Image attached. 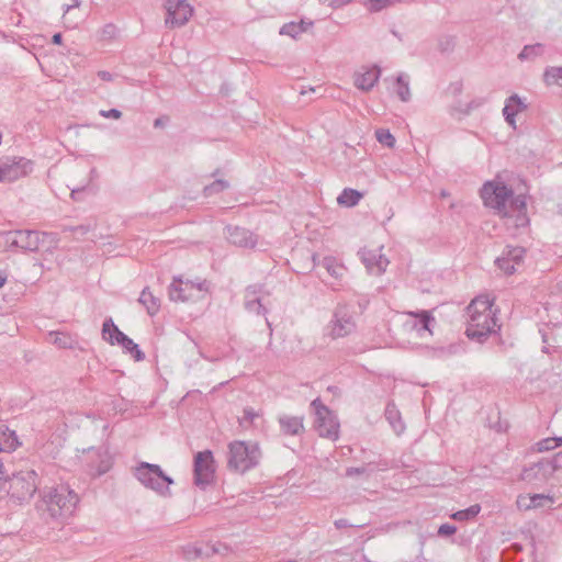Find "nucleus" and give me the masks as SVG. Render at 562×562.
Returning <instances> with one entry per match:
<instances>
[{"label":"nucleus","mask_w":562,"mask_h":562,"mask_svg":"<svg viewBox=\"0 0 562 562\" xmlns=\"http://www.w3.org/2000/svg\"><path fill=\"white\" fill-rule=\"evenodd\" d=\"M467 335L471 339L482 340L498 327L493 310V300L487 295L475 297L468 306Z\"/></svg>","instance_id":"1"},{"label":"nucleus","mask_w":562,"mask_h":562,"mask_svg":"<svg viewBox=\"0 0 562 562\" xmlns=\"http://www.w3.org/2000/svg\"><path fill=\"white\" fill-rule=\"evenodd\" d=\"M78 503V495L69 486L58 485L43 491L40 508L52 518L65 519L75 513Z\"/></svg>","instance_id":"2"},{"label":"nucleus","mask_w":562,"mask_h":562,"mask_svg":"<svg viewBox=\"0 0 562 562\" xmlns=\"http://www.w3.org/2000/svg\"><path fill=\"white\" fill-rule=\"evenodd\" d=\"M132 474L145 488L161 497L171 496L170 485L175 483L173 479L160 465L142 461L132 468Z\"/></svg>","instance_id":"3"},{"label":"nucleus","mask_w":562,"mask_h":562,"mask_svg":"<svg viewBox=\"0 0 562 562\" xmlns=\"http://www.w3.org/2000/svg\"><path fill=\"white\" fill-rule=\"evenodd\" d=\"M261 450L256 442L235 440L228 445L227 467L238 473H245L257 467Z\"/></svg>","instance_id":"4"},{"label":"nucleus","mask_w":562,"mask_h":562,"mask_svg":"<svg viewBox=\"0 0 562 562\" xmlns=\"http://www.w3.org/2000/svg\"><path fill=\"white\" fill-rule=\"evenodd\" d=\"M481 198L484 205L493 209L498 215H508V207L513 195V190L498 180L484 183L481 189Z\"/></svg>","instance_id":"5"},{"label":"nucleus","mask_w":562,"mask_h":562,"mask_svg":"<svg viewBox=\"0 0 562 562\" xmlns=\"http://www.w3.org/2000/svg\"><path fill=\"white\" fill-rule=\"evenodd\" d=\"M209 292V283L205 280L191 281L175 277L168 288L169 299L173 302H195L203 300Z\"/></svg>","instance_id":"6"},{"label":"nucleus","mask_w":562,"mask_h":562,"mask_svg":"<svg viewBox=\"0 0 562 562\" xmlns=\"http://www.w3.org/2000/svg\"><path fill=\"white\" fill-rule=\"evenodd\" d=\"M38 475L34 470H22L9 479L8 493L20 503L29 502L38 488Z\"/></svg>","instance_id":"7"},{"label":"nucleus","mask_w":562,"mask_h":562,"mask_svg":"<svg viewBox=\"0 0 562 562\" xmlns=\"http://www.w3.org/2000/svg\"><path fill=\"white\" fill-rule=\"evenodd\" d=\"M102 338L110 345L121 346L124 352L128 353L135 361L145 359V353L139 349L138 345L121 331L113 323L112 318L104 321L102 325Z\"/></svg>","instance_id":"8"},{"label":"nucleus","mask_w":562,"mask_h":562,"mask_svg":"<svg viewBox=\"0 0 562 562\" xmlns=\"http://www.w3.org/2000/svg\"><path fill=\"white\" fill-rule=\"evenodd\" d=\"M311 406L315 413V428L321 437L333 441L339 437V423L337 417L319 398H315Z\"/></svg>","instance_id":"9"},{"label":"nucleus","mask_w":562,"mask_h":562,"mask_svg":"<svg viewBox=\"0 0 562 562\" xmlns=\"http://www.w3.org/2000/svg\"><path fill=\"white\" fill-rule=\"evenodd\" d=\"M216 464L211 450L200 451L194 456V484L204 490L214 482Z\"/></svg>","instance_id":"10"},{"label":"nucleus","mask_w":562,"mask_h":562,"mask_svg":"<svg viewBox=\"0 0 562 562\" xmlns=\"http://www.w3.org/2000/svg\"><path fill=\"white\" fill-rule=\"evenodd\" d=\"M32 171V161L23 157L0 159V182H12Z\"/></svg>","instance_id":"11"},{"label":"nucleus","mask_w":562,"mask_h":562,"mask_svg":"<svg viewBox=\"0 0 562 562\" xmlns=\"http://www.w3.org/2000/svg\"><path fill=\"white\" fill-rule=\"evenodd\" d=\"M166 25L175 29L183 26L192 16L193 9L186 0H167Z\"/></svg>","instance_id":"12"},{"label":"nucleus","mask_w":562,"mask_h":562,"mask_svg":"<svg viewBox=\"0 0 562 562\" xmlns=\"http://www.w3.org/2000/svg\"><path fill=\"white\" fill-rule=\"evenodd\" d=\"M501 216L506 220V225L508 228L526 227L529 224V218L527 216L525 196L517 195L515 200H512L508 207V215Z\"/></svg>","instance_id":"13"},{"label":"nucleus","mask_w":562,"mask_h":562,"mask_svg":"<svg viewBox=\"0 0 562 562\" xmlns=\"http://www.w3.org/2000/svg\"><path fill=\"white\" fill-rule=\"evenodd\" d=\"M265 295H269V292L260 284H252L245 290V308L250 313L257 315H266L267 308L263 304Z\"/></svg>","instance_id":"14"},{"label":"nucleus","mask_w":562,"mask_h":562,"mask_svg":"<svg viewBox=\"0 0 562 562\" xmlns=\"http://www.w3.org/2000/svg\"><path fill=\"white\" fill-rule=\"evenodd\" d=\"M14 237L16 248L24 251H37L49 235L37 231L20 229L14 231Z\"/></svg>","instance_id":"15"},{"label":"nucleus","mask_w":562,"mask_h":562,"mask_svg":"<svg viewBox=\"0 0 562 562\" xmlns=\"http://www.w3.org/2000/svg\"><path fill=\"white\" fill-rule=\"evenodd\" d=\"M382 248L383 247L376 249L364 248L360 251L361 260L371 274H382L390 263L389 259L382 254Z\"/></svg>","instance_id":"16"},{"label":"nucleus","mask_w":562,"mask_h":562,"mask_svg":"<svg viewBox=\"0 0 562 562\" xmlns=\"http://www.w3.org/2000/svg\"><path fill=\"white\" fill-rule=\"evenodd\" d=\"M356 328V324L350 315L342 310H337L330 325L329 335L333 338H342L351 334Z\"/></svg>","instance_id":"17"},{"label":"nucleus","mask_w":562,"mask_h":562,"mask_svg":"<svg viewBox=\"0 0 562 562\" xmlns=\"http://www.w3.org/2000/svg\"><path fill=\"white\" fill-rule=\"evenodd\" d=\"M226 231V238L231 244L244 248H255L257 246L258 238L252 232L238 226H228Z\"/></svg>","instance_id":"18"},{"label":"nucleus","mask_w":562,"mask_h":562,"mask_svg":"<svg viewBox=\"0 0 562 562\" xmlns=\"http://www.w3.org/2000/svg\"><path fill=\"white\" fill-rule=\"evenodd\" d=\"M553 471L554 467L550 461L541 460L537 463H533L529 468H525L521 472V479L528 482L543 481L547 480V477L551 475Z\"/></svg>","instance_id":"19"},{"label":"nucleus","mask_w":562,"mask_h":562,"mask_svg":"<svg viewBox=\"0 0 562 562\" xmlns=\"http://www.w3.org/2000/svg\"><path fill=\"white\" fill-rule=\"evenodd\" d=\"M380 78V69L378 67L361 68L353 75V83L361 91H370Z\"/></svg>","instance_id":"20"},{"label":"nucleus","mask_w":562,"mask_h":562,"mask_svg":"<svg viewBox=\"0 0 562 562\" xmlns=\"http://www.w3.org/2000/svg\"><path fill=\"white\" fill-rule=\"evenodd\" d=\"M412 319L407 322L411 325L412 329H415L417 334L422 337L424 333L430 331V323L435 322V318L431 316L428 311H418V312H407Z\"/></svg>","instance_id":"21"},{"label":"nucleus","mask_w":562,"mask_h":562,"mask_svg":"<svg viewBox=\"0 0 562 562\" xmlns=\"http://www.w3.org/2000/svg\"><path fill=\"white\" fill-rule=\"evenodd\" d=\"M283 435L299 436L304 431L303 416L280 415L278 418Z\"/></svg>","instance_id":"22"},{"label":"nucleus","mask_w":562,"mask_h":562,"mask_svg":"<svg viewBox=\"0 0 562 562\" xmlns=\"http://www.w3.org/2000/svg\"><path fill=\"white\" fill-rule=\"evenodd\" d=\"M527 109L526 103L519 98L518 94H512L506 99L505 106L503 109V115L505 121L512 126L516 127V115Z\"/></svg>","instance_id":"23"},{"label":"nucleus","mask_w":562,"mask_h":562,"mask_svg":"<svg viewBox=\"0 0 562 562\" xmlns=\"http://www.w3.org/2000/svg\"><path fill=\"white\" fill-rule=\"evenodd\" d=\"M48 338L49 342L60 349H74L77 345L75 337L66 331H49Z\"/></svg>","instance_id":"24"},{"label":"nucleus","mask_w":562,"mask_h":562,"mask_svg":"<svg viewBox=\"0 0 562 562\" xmlns=\"http://www.w3.org/2000/svg\"><path fill=\"white\" fill-rule=\"evenodd\" d=\"M313 26V21L301 20L300 22L285 23L280 29L281 35H288L292 38H297L302 33L306 32Z\"/></svg>","instance_id":"25"},{"label":"nucleus","mask_w":562,"mask_h":562,"mask_svg":"<svg viewBox=\"0 0 562 562\" xmlns=\"http://www.w3.org/2000/svg\"><path fill=\"white\" fill-rule=\"evenodd\" d=\"M18 436L5 425H0V451L10 452L19 446Z\"/></svg>","instance_id":"26"},{"label":"nucleus","mask_w":562,"mask_h":562,"mask_svg":"<svg viewBox=\"0 0 562 562\" xmlns=\"http://www.w3.org/2000/svg\"><path fill=\"white\" fill-rule=\"evenodd\" d=\"M138 302L146 308L149 315H156L160 310V299L155 296L149 288H145L142 291Z\"/></svg>","instance_id":"27"},{"label":"nucleus","mask_w":562,"mask_h":562,"mask_svg":"<svg viewBox=\"0 0 562 562\" xmlns=\"http://www.w3.org/2000/svg\"><path fill=\"white\" fill-rule=\"evenodd\" d=\"M385 417L393 430L400 435L404 431L405 425L401 418V414L394 404H387L385 408Z\"/></svg>","instance_id":"28"},{"label":"nucleus","mask_w":562,"mask_h":562,"mask_svg":"<svg viewBox=\"0 0 562 562\" xmlns=\"http://www.w3.org/2000/svg\"><path fill=\"white\" fill-rule=\"evenodd\" d=\"M362 198V193L355 189H344L337 198V203L347 207L355 206L359 203Z\"/></svg>","instance_id":"29"},{"label":"nucleus","mask_w":562,"mask_h":562,"mask_svg":"<svg viewBox=\"0 0 562 562\" xmlns=\"http://www.w3.org/2000/svg\"><path fill=\"white\" fill-rule=\"evenodd\" d=\"M117 36H119V29L116 27V25H114L112 23L105 24L97 32V40L102 45H108V44L112 43L113 41H115L117 38Z\"/></svg>","instance_id":"30"},{"label":"nucleus","mask_w":562,"mask_h":562,"mask_svg":"<svg viewBox=\"0 0 562 562\" xmlns=\"http://www.w3.org/2000/svg\"><path fill=\"white\" fill-rule=\"evenodd\" d=\"M544 53V45L537 43L533 45H526L519 53L518 58L520 60H532Z\"/></svg>","instance_id":"31"},{"label":"nucleus","mask_w":562,"mask_h":562,"mask_svg":"<svg viewBox=\"0 0 562 562\" xmlns=\"http://www.w3.org/2000/svg\"><path fill=\"white\" fill-rule=\"evenodd\" d=\"M543 81L546 85H559L562 86V66L561 67H547L543 72Z\"/></svg>","instance_id":"32"},{"label":"nucleus","mask_w":562,"mask_h":562,"mask_svg":"<svg viewBox=\"0 0 562 562\" xmlns=\"http://www.w3.org/2000/svg\"><path fill=\"white\" fill-rule=\"evenodd\" d=\"M396 85H397L396 93H397L398 98L403 102H407L411 99V91H409L407 77L405 75L397 76Z\"/></svg>","instance_id":"33"},{"label":"nucleus","mask_w":562,"mask_h":562,"mask_svg":"<svg viewBox=\"0 0 562 562\" xmlns=\"http://www.w3.org/2000/svg\"><path fill=\"white\" fill-rule=\"evenodd\" d=\"M323 266L325 267L327 272L335 279H339L344 274V271H345L344 266L336 262V260L334 258H325L323 261Z\"/></svg>","instance_id":"34"},{"label":"nucleus","mask_w":562,"mask_h":562,"mask_svg":"<svg viewBox=\"0 0 562 562\" xmlns=\"http://www.w3.org/2000/svg\"><path fill=\"white\" fill-rule=\"evenodd\" d=\"M229 188V183L226 180L217 179L213 181L211 184L205 186L203 193L205 196H212L214 194H217L220 192H223L224 190Z\"/></svg>","instance_id":"35"},{"label":"nucleus","mask_w":562,"mask_h":562,"mask_svg":"<svg viewBox=\"0 0 562 562\" xmlns=\"http://www.w3.org/2000/svg\"><path fill=\"white\" fill-rule=\"evenodd\" d=\"M481 510V506L475 504L470 506L467 509L459 510L452 515V518L459 521L469 520L471 518H474Z\"/></svg>","instance_id":"36"},{"label":"nucleus","mask_w":562,"mask_h":562,"mask_svg":"<svg viewBox=\"0 0 562 562\" xmlns=\"http://www.w3.org/2000/svg\"><path fill=\"white\" fill-rule=\"evenodd\" d=\"M376 140L386 146L387 148H393L395 145V137L391 134L389 130L379 128L375 131Z\"/></svg>","instance_id":"37"},{"label":"nucleus","mask_w":562,"mask_h":562,"mask_svg":"<svg viewBox=\"0 0 562 562\" xmlns=\"http://www.w3.org/2000/svg\"><path fill=\"white\" fill-rule=\"evenodd\" d=\"M15 247L14 231L0 233V251L11 250Z\"/></svg>","instance_id":"38"},{"label":"nucleus","mask_w":562,"mask_h":562,"mask_svg":"<svg viewBox=\"0 0 562 562\" xmlns=\"http://www.w3.org/2000/svg\"><path fill=\"white\" fill-rule=\"evenodd\" d=\"M510 262L519 265L525 256V249L521 247H507L503 254Z\"/></svg>","instance_id":"39"},{"label":"nucleus","mask_w":562,"mask_h":562,"mask_svg":"<svg viewBox=\"0 0 562 562\" xmlns=\"http://www.w3.org/2000/svg\"><path fill=\"white\" fill-rule=\"evenodd\" d=\"M394 2L395 0H368L367 8L371 12H379Z\"/></svg>","instance_id":"40"},{"label":"nucleus","mask_w":562,"mask_h":562,"mask_svg":"<svg viewBox=\"0 0 562 562\" xmlns=\"http://www.w3.org/2000/svg\"><path fill=\"white\" fill-rule=\"evenodd\" d=\"M497 267L503 270L506 274H513L515 272L516 263L510 262V260L504 255L495 260Z\"/></svg>","instance_id":"41"},{"label":"nucleus","mask_w":562,"mask_h":562,"mask_svg":"<svg viewBox=\"0 0 562 562\" xmlns=\"http://www.w3.org/2000/svg\"><path fill=\"white\" fill-rule=\"evenodd\" d=\"M258 416L259 415L252 408H245L244 415L239 419V424L240 426L247 428L254 423L255 418H257Z\"/></svg>","instance_id":"42"},{"label":"nucleus","mask_w":562,"mask_h":562,"mask_svg":"<svg viewBox=\"0 0 562 562\" xmlns=\"http://www.w3.org/2000/svg\"><path fill=\"white\" fill-rule=\"evenodd\" d=\"M528 501H530L531 508H538L543 505V502H552V498L543 495V494H535L532 496H528Z\"/></svg>","instance_id":"43"},{"label":"nucleus","mask_w":562,"mask_h":562,"mask_svg":"<svg viewBox=\"0 0 562 562\" xmlns=\"http://www.w3.org/2000/svg\"><path fill=\"white\" fill-rule=\"evenodd\" d=\"M94 227H95L94 224L89 223V224H82V225H78V226H71V227L66 228L65 231H69L74 234L86 235L87 233L92 231Z\"/></svg>","instance_id":"44"},{"label":"nucleus","mask_w":562,"mask_h":562,"mask_svg":"<svg viewBox=\"0 0 562 562\" xmlns=\"http://www.w3.org/2000/svg\"><path fill=\"white\" fill-rule=\"evenodd\" d=\"M554 449V442L552 438H546L537 442V450L539 452L550 451Z\"/></svg>","instance_id":"45"},{"label":"nucleus","mask_w":562,"mask_h":562,"mask_svg":"<svg viewBox=\"0 0 562 562\" xmlns=\"http://www.w3.org/2000/svg\"><path fill=\"white\" fill-rule=\"evenodd\" d=\"M456 531H457L456 526L449 525V524H443L439 527L438 535L442 536V537H448V536L454 535Z\"/></svg>","instance_id":"46"},{"label":"nucleus","mask_w":562,"mask_h":562,"mask_svg":"<svg viewBox=\"0 0 562 562\" xmlns=\"http://www.w3.org/2000/svg\"><path fill=\"white\" fill-rule=\"evenodd\" d=\"M99 114L102 116V117H105V119H115V120H119L121 119L122 116V112L117 109H111V110H101L99 112Z\"/></svg>","instance_id":"47"},{"label":"nucleus","mask_w":562,"mask_h":562,"mask_svg":"<svg viewBox=\"0 0 562 562\" xmlns=\"http://www.w3.org/2000/svg\"><path fill=\"white\" fill-rule=\"evenodd\" d=\"M89 184H90V181H86V183L82 184L81 187L70 188V190H71V192H70L71 199L75 200V201H79L80 200V194L88 188Z\"/></svg>","instance_id":"48"},{"label":"nucleus","mask_w":562,"mask_h":562,"mask_svg":"<svg viewBox=\"0 0 562 562\" xmlns=\"http://www.w3.org/2000/svg\"><path fill=\"white\" fill-rule=\"evenodd\" d=\"M517 506L520 509H530L531 504H530V501H528V496H519L517 499Z\"/></svg>","instance_id":"49"},{"label":"nucleus","mask_w":562,"mask_h":562,"mask_svg":"<svg viewBox=\"0 0 562 562\" xmlns=\"http://www.w3.org/2000/svg\"><path fill=\"white\" fill-rule=\"evenodd\" d=\"M366 472L364 468H348L346 470L347 476L360 475Z\"/></svg>","instance_id":"50"},{"label":"nucleus","mask_w":562,"mask_h":562,"mask_svg":"<svg viewBox=\"0 0 562 562\" xmlns=\"http://www.w3.org/2000/svg\"><path fill=\"white\" fill-rule=\"evenodd\" d=\"M8 473L4 470L3 463L0 461V491L2 490L4 483L7 482Z\"/></svg>","instance_id":"51"},{"label":"nucleus","mask_w":562,"mask_h":562,"mask_svg":"<svg viewBox=\"0 0 562 562\" xmlns=\"http://www.w3.org/2000/svg\"><path fill=\"white\" fill-rule=\"evenodd\" d=\"M335 526L337 529H342V528L351 527L352 525L349 524V521L347 519L341 518V519H337L335 521Z\"/></svg>","instance_id":"52"},{"label":"nucleus","mask_w":562,"mask_h":562,"mask_svg":"<svg viewBox=\"0 0 562 562\" xmlns=\"http://www.w3.org/2000/svg\"><path fill=\"white\" fill-rule=\"evenodd\" d=\"M98 77L103 81H111L112 80V74L105 70L98 71Z\"/></svg>","instance_id":"53"},{"label":"nucleus","mask_w":562,"mask_h":562,"mask_svg":"<svg viewBox=\"0 0 562 562\" xmlns=\"http://www.w3.org/2000/svg\"><path fill=\"white\" fill-rule=\"evenodd\" d=\"M61 38H63L61 34L60 33H56V34L53 35V40L52 41H53L54 44L59 45V44H61Z\"/></svg>","instance_id":"54"},{"label":"nucleus","mask_w":562,"mask_h":562,"mask_svg":"<svg viewBox=\"0 0 562 562\" xmlns=\"http://www.w3.org/2000/svg\"><path fill=\"white\" fill-rule=\"evenodd\" d=\"M552 440L554 442V449L562 445V437H552Z\"/></svg>","instance_id":"55"},{"label":"nucleus","mask_w":562,"mask_h":562,"mask_svg":"<svg viewBox=\"0 0 562 562\" xmlns=\"http://www.w3.org/2000/svg\"><path fill=\"white\" fill-rule=\"evenodd\" d=\"M5 281H7L5 274L2 271H0V288H2L4 285Z\"/></svg>","instance_id":"56"},{"label":"nucleus","mask_w":562,"mask_h":562,"mask_svg":"<svg viewBox=\"0 0 562 562\" xmlns=\"http://www.w3.org/2000/svg\"><path fill=\"white\" fill-rule=\"evenodd\" d=\"M94 177H97V170L94 168H92L90 170V178L87 181L91 182Z\"/></svg>","instance_id":"57"},{"label":"nucleus","mask_w":562,"mask_h":562,"mask_svg":"<svg viewBox=\"0 0 562 562\" xmlns=\"http://www.w3.org/2000/svg\"><path fill=\"white\" fill-rule=\"evenodd\" d=\"M72 1H74V3H72V4L67 5L66 11H68L70 8H75V7H78V5H79V1H78V0H72Z\"/></svg>","instance_id":"58"},{"label":"nucleus","mask_w":562,"mask_h":562,"mask_svg":"<svg viewBox=\"0 0 562 562\" xmlns=\"http://www.w3.org/2000/svg\"><path fill=\"white\" fill-rule=\"evenodd\" d=\"M161 125H162L161 119H156L155 122H154V126L158 127V126H161Z\"/></svg>","instance_id":"59"},{"label":"nucleus","mask_w":562,"mask_h":562,"mask_svg":"<svg viewBox=\"0 0 562 562\" xmlns=\"http://www.w3.org/2000/svg\"><path fill=\"white\" fill-rule=\"evenodd\" d=\"M266 322H267L268 327L271 328L270 322L268 319H266Z\"/></svg>","instance_id":"60"}]
</instances>
